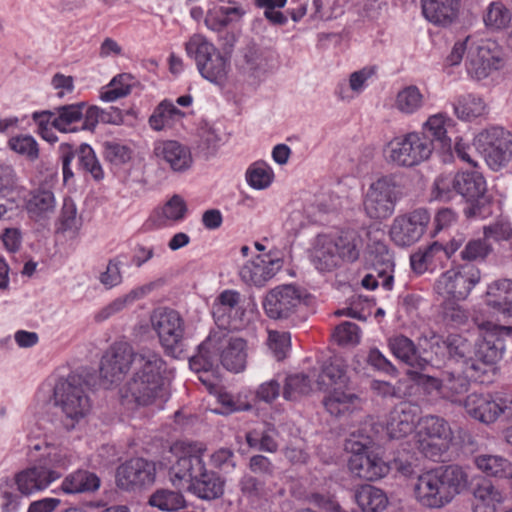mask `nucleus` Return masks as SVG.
<instances>
[{"instance_id": "obj_1", "label": "nucleus", "mask_w": 512, "mask_h": 512, "mask_svg": "<svg viewBox=\"0 0 512 512\" xmlns=\"http://www.w3.org/2000/svg\"><path fill=\"white\" fill-rule=\"evenodd\" d=\"M131 370V379L121 389L122 403L136 407H162L169 396L164 384L166 362L162 356L149 348L135 351L124 341L111 345L101 361V376L115 383L124 379Z\"/></svg>"}, {"instance_id": "obj_2", "label": "nucleus", "mask_w": 512, "mask_h": 512, "mask_svg": "<svg viewBox=\"0 0 512 512\" xmlns=\"http://www.w3.org/2000/svg\"><path fill=\"white\" fill-rule=\"evenodd\" d=\"M176 458L169 475L174 487L187 488L203 500H215L224 493L225 482L215 471L208 470L203 460L206 446L201 442L175 441L169 449Z\"/></svg>"}, {"instance_id": "obj_3", "label": "nucleus", "mask_w": 512, "mask_h": 512, "mask_svg": "<svg viewBox=\"0 0 512 512\" xmlns=\"http://www.w3.org/2000/svg\"><path fill=\"white\" fill-rule=\"evenodd\" d=\"M467 483V473L457 465L431 469L417 477L415 499L423 507L440 509L451 503Z\"/></svg>"}, {"instance_id": "obj_4", "label": "nucleus", "mask_w": 512, "mask_h": 512, "mask_svg": "<svg viewBox=\"0 0 512 512\" xmlns=\"http://www.w3.org/2000/svg\"><path fill=\"white\" fill-rule=\"evenodd\" d=\"M219 358L224 368L231 372H241L247 363V343L239 337L227 334L210 335L193 356L189 365L194 371L213 368L216 359Z\"/></svg>"}, {"instance_id": "obj_5", "label": "nucleus", "mask_w": 512, "mask_h": 512, "mask_svg": "<svg viewBox=\"0 0 512 512\" xmlns=\"http://www.w3.org/2000/svg\"><path fill=\"white\" fill-rule=\"evenodd\" d=\"M185 51L195 60L203 78L217 85L226 82L230 71V57L220 52L203 35H192L185 43Z\"/></svg>"}, {"instance_id": "obj_6", "label": "nucleus", "mask_w": 512, "mask_h": 512, "mask_svg": "<svg viewBox=\"0 0 512 512\" xmlns=\"http://www.w3.org/2000/svg\"><path fill=\"white\" fill-rule=\"evenodd\" d=\"M432 152L429 136L416 131L394 137L383 149L387 162L399 167H414L428 160Z\"/></svg>"}, {"instance_id": "obj_7", "label": "nucleus", "mask_w": 512, "mask_h": 512, "mask_svg": "<svg viewBox=\"0 0 512 512\" xmlns=\"http://www.w3.org/2000/svg\"><path fill=\"white\" fill-rule=\"evenodd\" d=\"M416 447L426 458L439 461L447 452L453 439V432L449 423L437 415H427L419 422Z\"/></svg>"}, {"instance_id": "obj_8", "label": "nucleus", "mask_w": 512, "mask_h": 512, "mask_svg": "<svg viewBox=\"0 0 512 512\" xmlns=\"http://www.w3.org/2000/svg\"><path fill=\"white\" fill-rule=\"evenodd\" d=\"M480 279L481 272L475 265L470 263L453 264L436 280L434 291L449 300H465Z\"/></svg>"}, {"instance_id": "obj_9", "label": "nucleus", "mask_w": 512, "mask_h": 512, "mask_svg": "<svg viewBox=\"0 0 512 512\" xmlns=\"http://www.w3.org/2000/svg\"><path fill=\"white\" fill-rule=\"evenodd\" d=\"M463 406L469 416L484 423L493 424L500 416H512V395L505 393L468 395Z\"/></svg>"}, {"instance_id": "obj_10", "label": "nucleus", "mask_w": 512, "mask_h": 512, "mask_svg": "<svg viewBox=\"0 0 512 512\" xmlns=\"http://www.w3.org/2000/svg\"><path fill=\"white\" fill-rule=\"evenodd\" d=\"M306 298V292L295 285H279L266 294L263 308L271 319H289L307 306Z\"/></svg>"}, {"instance_id": "obj_11", "label": "nucleus", "mask_w": 512, "mask_h": 512, "mask_svg": "<svg viewBox=\"0 0 512 512\" xmlns=\"http://www.w3.org/2000/svg\"><path fill=\"white\" fill-rule=\"evenodd\" d=\"M55 396L56 402L66 415L64 424L68 430L74 428L75 423L91 409V402L83 384L74 377L60 383L56 387Z\"/></svg>"}, {"instance_id": "obj_12", "label": "nucleus", "mask_w": 512, "mask_h": 512, "mask_svg": "<svg viewBox=\"0 0 512 512\" xmlns=\"http://www.w3.org/2000/svg\"><path fill=\"white\" fill-rule=\"evenodd\" d=\"M463 238H453L446 245L439 241H433L420 246L410 255V267L416 275L426 272L433 273L438 268L445 266L447 261L460 249Z\"/></svg>"}, {"instance_id": "obj_13", "label": "nucleus", "mask_w": 512, "mask_h": 512, "mask_svg": "<svg viewBox=\"0 0 512 512\" xmlns=\"http://www.w3.org/2000/svg\"><path fill=\"white\" fill-rule=\"evenodd\" d=\"M477 148L488 166L497 171L512 158V134L500 127L486 129L476 136Z\"/></svg>"}, {"instance_id": "obj_14", "label": "nucleus", "mask_w": 512, "mask_h": 512, "mask_svg": "<svg viewBox=\"0 0 512 512\" xmlns=\"http://www.w3.org/2000/svg\"><path fill=\"white\" fill-rule=\"evenodd\" d=\"M430 220L431 216L424 208L398 215L392 221L389 236L399 247L411 246L424 235Z\"/></svg>"}, {"instance_id": "obj_15", "label": "nucleus", "mask_w": 512, "mask_h": 512, "mask_svg": "<svg viewBox=\"0 0 512 512\" xmlns=\"http://www.w3.org/2000/svg\"><path fill=\"white\" fill-rule=\"evenodd\" d=\"M59 154L62 161L64 182H67L74 176L71 163L75 157H77L78 169L90 174L96 181L103 179V168L90 145L82 143L79 146H75L70 143H61L59 145Z\"/></svg>"}, {"instance_id": "obj_16", "label": "nucleus", "mask_w": 512, "mask_h": 512, "mask_svg": "<svg viewBox=\"0 0 512 512\" xmlns=\"http://www.w3.org/2000/svg\"><path fill=\"white\" fill-rule=\"evenodd\" d=\"M396 200L395 181L390 176H383L370 185L364 209L372 219H386L394 212Z\"/></svg>"}, {"instance_id": "obj_17", "label": "nucleus", "mask_w": 512, "mask_h": 512, "mask_svg": "<svg viewBox=\"0 0 512 512\" xmlns=\"http://www.w3.org/2000/svg\"><path fill=\"white\" fill-rule=\"evenodd\" d=\"M482 333V340L476 344L473 350V356L477 358L483 366H492L501 357L503 351L502 339L512 335L511 325H498L491 321H482L478 323Z\"/></svg>"}, {"instance_id": "obj_18", "label": "nucleus", "mask_w": 512, "mask_h": 512, "mask_svg": "<svg viewBox=\"0 0 512 512\" xmlns=\"http://www.w3.org/2000/svg\"><path fill=\"white\" fill-rule=\"evenodd\" d=\"M153 330L165 350H174L184 336V320L180 314L169 308H158L150 317Z\"/></svg>"}, {"instance_id": "obj_19", "label": "nucleus", "mask_w": 512, "mask_h": 512, "mask_svg": "<svg viewBox=\"0 0 512 512\" xmlns=\"http://www.w3.org/2000/svg\"><path fill=\"white\" fill-rule=\"evenodd\" d=\"M156 467L143 458H132L117 468L116 481L122 489L151 485L155 481Z\"/></svg>"}, {"instance_id": "obj_20", "label": "nucleus", "mask_w": 512, "mask_h": 512, "mask_svg": "<svg viewBox=\"0 0 512 512\" xmlns=\"http://www.w3.org/2000/svg\"><path fill=\"white\" fill-rule=\"evenodd\" d=\"M241 294L235 290H224L215 299L212 306V315L219 327L225 329H238L242 324L241 316L244 314L240 307Z\"/></svg>"}, {"instance_id": "obj_21", "label": "nucleus", "mask_w": 512, "mask_h": 512, "mask_svg": "<svg viewBox=\"0 0 512 512\" xmlns=\"http://www.w3.org/2000/svg\"><path fill=\"white\" fill-rule=\"evenodd\" d=\"M282 266L283 260L273 257L271 253L258 255L240 268L239 276L246 284L261 287L272 279Z\"/></svg>"}, {"instance_id": "obj_22", "label": "nucleus", "mask_w": 512, "mask_h": 512, "mask_svg": "<svg viewBox=\"0 0 512 512\" xmlns=\"http://www.w3.org/2000/svg\"><path fill=\"white\" fill-rule=\"evenodd\" d=\"M420 408L416 404L403 401L388 414L386 431L391 439H402L410 435L416 426Z\"/></svg>"}, {"instance_id": "obj_23", "label": "nucleus", "mask_w": 512, "mask_h": 512, "mask_svg": "<svg viewBox=\"0 0 512 512\" xmlns=\"http://www.w3.org/2000/svg\"><path fill=\"white\" fill-rule=\"evenodd\" d=\"M61 477V472L47 467H41L38 463L32 467L18 472L14 476L17 490L22 495H30L34 492L46 489L53 481Z\"/></svg>"}, {"instance_id": "obj_24", "label": "nucleus", "mask_w": 512, "mask_h": 512, "mask_svg": "<svg viewBox=\"0 0 512 512\" xmlns=\"http://www.w3.org/2000/svg\"><path fill=\"white\" fill-rule=\"evenodd\" d=\"M154 154L175 172L186 171L193 161L190 149L175 140L156 142Z\"/></svg>"}, {"instance_id": "obj_25", "label": "nucleus", "mask_w": 512, "mask_h": 512, "mask_svg": "<svg viewBox=\"0 0 512 512\" xmlns=\"http://www.w3.org/2000/svg\"><path fill=\"white\" fill-rule=\"evenodd\" d=\"M424 17L434 25L447 27L459 17L461 0H421Z\"/></svg>"}, {"instance_id": "obj_26", "label": "nucleus", "mask_w": 512, "mask_h": 512, "mask_svg": "<svg viewBox=\"0 0 512 512\" xmlns=\"http://www.w3.org/2000/svg\"><path fill=\"white\" fill-rule=\"evenodd\" d=\"M369 256L372 269L380 278L382 287L388 291L392 290L395 269L393 253L384 242L377 241L370 246Z\"/></svg>"}, {"instance_id": "obj_27", "label": "nucleus", "mask_w": 512, "mask_h": 512, "mask_svg": "<svg viewBox=\"0 0 512 512\" xmlns=\"http://www.w3.org/2000/svg\"><path fill=\"white\" fill-rule=\"evenodd\" d=\"M500 64V57L488 46L481 45L469 50L466 69L472 78L481 80L489 76L493 70L499 69Z\"/></svg>"}, {"instance_id": "obj_28", "label": "nucleus", "mask_w": 512, "mask_h": 512, "mask_svg": "<svg viewBox=\"0 0 512 512\" xmlns=\"http://www.w3.org/2000/svg\"><path fill=\"white\" fill-rule=\"evenodd\" d=\"M348 467L352 474L366 481L379 480L390 471L389 464L374 453L351 456Z\"/></svg>"}, {"instance_id": "obj_29", "label": "nucleus", "mask_w": 512, "mask_h": 512, "mask_svg": "<svg viewBox=\"0 0 512 512\" xmlns=\"http://www.w3.org/2000/svg\"><path fill=\"white\" fill-rule=\"evenodd\" d=\"M455 121L444 113L430 116L423 125V132L428 133L434 148L436 142L441 149L450 150L452 147V135L455 134Z\"/></svg>"}, {"instance_id": "obj_30", "label": "nucleus", "mask_w": 512, "mask_h": 512, "mask_svg": "<svg viewBox=\"0 0 512 512\" xmlns=\"http://www.w3.org/2000/svg\"><path fill=\"white\" fill-rule=\"evenodd\" d=\"M472 496L474 512H496L504 500L502 491L488 479H481L475 484Z\"/></svg>"}, {"instance_id": "obj_31", "label": "nucleus", "mask_w": 512, "mask_h": 512, "mask_svg": "<svg viewBox=\"0 0 512 512\" xmlns=\"http://www.w3.org/2000/svg\"><path fill=\"white\" fill-rule=\"evenodd\" d=\"M388 347L398 360L412 368L424 370L428 365V361L421 357L415 343L405 335L390 337Z\"/></svg>"}, {"instance_id": "obj_32", "label": "nucleus", "mask_w": 512, "mask_h": 512, "mask_svg": "<svg viewBox=\"0 0 512 512\" xmlns=\"http://www.w3.org/2000/svg\"><path fill=\"white\" fill-rule=\"evenodd\" d=\"M337 244L332 241V236L320 235L312 253V262L322 272H331L342 263L337 253Z\"/></svg>"}, {"instance_id": "obj_33", "label": "nucleus", "mask_w": 512, "mask_h": 512, "mask_svg": "<svg viewBox=\"0 0 512 512\" xmlns=\"http://www.w3.org/2000/svg\"><path fill=\"white\" fill-rule=\"evenodd\" d=\"M361 404L362 399L349 386L334 387L323 399L325 409L335 416L360 407Z\"/></svg>"}, {"instance_id": "obj_34", "label": "nucleus", "mask_w": 512, "mask_h": 512, "mask_svg": "<svg viewBox=\"0 0 512 512\" xmlns=\"http://www.w3.org/2000/svg\"><path fill=\"white\" fill-rule=\"evenodd\" d=\"M485 301L489 307L512 319V280L503 279L490 284Z\"/></svg>"}, {"instance_id": "obj_35", "label": "nucleus", "mask_w": 512, "mask_h": 512, "mask_svg": "<svg viewBox=\"0 0 512 512\" xmlns=\"http://www.w3.org/2000/svg\"><path fill=\"white\" fill-rule=\"evenodd\" d=\"M456 116L465 121L485 118L489 108L483 97L474 93H466L456 98L454 104Z\"/></svg>"}, {"instance_id": "obj_36", "label": "nucleus", "mask_w": 512, "mask_h": 512, "mask_svg": "<svg viewBox=\"0 0 512 512\" xmlns=\"http://www.w3.org/2000/svg\"><path fill=\"white\" fill-rule=\"evenodd\" d=\"M348 382L347 366L344 360L339 357L330 358V360L323 365L317 379V383L321 389L347 387Z\"/></svg>"}, {"instance_id": "obj_37", "label": "nucleus", "mask_w": 512, "mask_h": 512, "mask_svg": "<svg viewBox=\"0 0 512 512\" xmlns=\"http://www.w3.org/2000/svg\"><path fill=\"white\" fill-rule=\"evenodd\" d=\"M481 17L487 30L498 32L509 27L512 20V12L502 1L495 0L483 9Z\"/></svg>"}, {"instance_id": "obj_38", "label": "nucleus", "mask_w": 512, "mask_h": 512, "mask_svg": "<svg viewBox=\"0 0 512 512\" xmlns=\"http://www.w3.org/2000/svg\"><path fill=\"white\" fill-rule=\"evenodd\" d=\"M484 176L476 171H461L456 173V193L467 200L475 199L486 192Z\"/></svg>"}, {"instance_id": "obj_39", "label": "nucleus", "mask_w": 512, "mask_h": 512, "mask_svg": "<svg viewBox=\"0 0 512 512\" xmlns=\"http://www.w3.org/2000/svg\"><path fill=\"white\" fill-rule=\"evenodd\" d=\"M185 113L178 109L172 102L163 100L154 109L149 117V125L155 131L172 128L180 122Z\"/></svg>"}, {"instance_id": "obj_40", "label": "nucleus", "mask_w": 512, "mask_h": 512, "mask_svg": "<svg viewBox=\"0 0 512 512\" xmlns=\"http://www.w3.org/2000/svg\"><path fill=\"white\" fill-rule=\"evenodd\" d=\"M100 486L99 477L87 470H77L63 480L61 489L68 494L93 492Z\"/></svg>"}, {"instance_id": "obj_41", "label": "nucleus", "mask_w": 512, "mask_h": 512, "mask_svg": "<svg viewBox=\"0 0 512 512\" xmlns=\"http://www.w3.org/2000/svg\"><path fill=\"white\" fill-rule=\"evenodd\" d=\"M442 399L452 403H462V397L468 392L470 382L463 373L444 371L442 374Z\"/></svg>"}, {"instance_id": "obj_42", "label": "nucleus", "mask_w": 512, "mask_h": 512, "mask_svg": "<svg viewBox=\"0 0 512 512\" xmlns=\"http://www.w3.org/2000/svg\"><path fill=\"white\" fill-rule=\"evenodd\" d=\"M355 500L363 512H381L388 504L384 491L371 485L361 486L355 493Z\"/></svg>"}, {"instance_id": "obj_43", "label": "nucleus", "mask_w": 512, "mask_h": 512, "mask_svg": "<svg viewBox=\"0 0 512 512\" xmlns=\"http://www.w3.org/2000/svg\"><path fill=\"white\" fill-rule=\"evenodd\" d=\"M475 466L490 477L508 478L512 474V464L498 455L482 454L474 458Z\"/></svg>"}, {"instance_id": "obj_44", "label": "nucleus", "mask_w": 512, "mask_h": 512, "mask_svg": "<svg viewBox=\"0 0 512 512\" xmlns=\"http://www.w3.org/2000/svg\"><path fill=\"white\" fill-rule=\"evenodd\" d=\"M187 205L179 195H173L160 209L155 211L159 226H168L182 221L187 214Z\"/></svg>"}, {"instance_id": "obj_45", "label": "nucleus", "mask_w": 512, "mask_h": 512, "mask_svg": "<svg viewBox=\"0 0 512 512\" xmlns=\"http://www.w3.org/2000/svg\"><path fill=\"white\" fill-rule=\"evenodd\" d=\"M244 14L238 7L215 5L210 8L205 17L206 26L214 31H221L231 22L239 20Z\"/></svg>"}, {"instance_id": "obj_46", "label": "nucleus", "mask_w": 512, "mask_h": 512, "mask_svg": "<svg viewBox=\"0 0 512 512\" xmlns=\"http://www.w3.org/2000/svg\"><path fill=\"white\" fill-rule=\"evenodd\" d=\"M334 244H337V253L342 262H355L360 256L362 240L353 231L341 232L340 235L332 237Z\"/></svg>"}, {"instance_id": "obj_47", "label": "nucleus", "mask_w": 512, "mask_h": 512, "mask_svg": "<svg viewBox=\"0 0 512 512\" xmlns=\"http://www.w3.org/2000/svg\"><path fill=\"white\" fill-rule=\"evenodd\" d=\"M84 107V103H77L56 108V118L53 121V128L63 133L74 131L71 126L81 121Z\"/></svg>"}, {"instance_id": "obj_48", "label": "nucleus", "mask_w": 512, "mask_h": 512, "mask_svg": "<svg viewBox=\"0 0 512 512\" xmlns=\"http://www.w3.org/2000/svg\"><path fill=\"white\" fill-rule=\"evenodd\" d=\"M133 83L134 77L131 74H119L115 76L107 86L102 88L100 98L107 102L123 98L131 93Z\"/></svg>"}, {"instance_id": "obj_49", "label": "nucleus", "mask_w": 512, "mask_h": 512, "mask_svg": "<svg viewBox=\"0 0 512 512\" xmlns=\"http://www.w3.org/2000/svg\"><path fill=\"white\" fill-rule=\"evenodd\" d=\"M45 453L38 460L41 467H47L52 470H65L72 463V454L67 448L49 446L45 443Z\"/></svg>"}, {"instance_id": "obj_50", "label": "nucleus", "mask_w": 512, "mask_h": 512, "mask_svg": "<svg viewBox=\"0 0 512 512\" xmlns=\"http://www.w3.org/2000/svg\"><path fill=\"white\" fill-rule=\"evenodd\" d=\"M423 104L424 95L415 85H409L401 89L395 100V107L405 114L415 113Z\"/></svg>"}, {"instance_id": "obj_51", "label": "nucleus", "mask_w": 512, "mask_h": 512, "mask_svg": "<svg viewBox=\"0 0 512 512\" xmlns=\"http://www.w3.org/2000/svg\"><path fill=\"white\" fill-rule=\"evenodd\" d=\"M149 504L162 511H175L185 506V498L179 491L158 489L150 496Z\"/></svg>"}, {"instance_id": "obj_52", "label": "nucleus", "mask_w": 512, "mask_h": 512, "mask_svg": "<svg viewBox=\"0 0 512 512\" xmlns=\"http://www.w3.org/2000/svg\"><path fill=\"white\" fill-rule=\"evenodd\" d=\"M8 147L15 153L24 156L30 161L39 157V146L35 138L27 134H19L8 140Z\"/></svg>"}, {"instance_id": "obj_53", "label": "nucleus", "mask_w": 512, "mask_h": 512, "mask_svg": "<svg viewBox=\"0 0 512 512\" xmlns=\"http://www.w3.org/2000/svg\"><path fill=\"white\" fill-rule=\"evenodd\" d=\"M311 391V383L304 374L289 375L285 379L282 395L286 400H297Z\"/></svg>"}, {"instance_id": "obj_54", "label": "nucleus", "mask_w": 512, "mask_h": 512, "mask_svg": "<svg viewBox=\"0 0 512 512\" xmlns=\"http://www.w3.org/2000/svg\"><path fill=\"white\" fill-rule=\"evenodd\" d=\"M55 208V198L52 191L48 189H38L33 192L27 202V209L35 215H42L52 212Z\"/></svg>"}, {"instance_id": "obj_55", "label": "nucleus", "mask_w": 512, "mask_h": 512, "mask_svg": "<svg viewBox=\"0 0 512 512\" xmlns=\"http://www.w3.org/2000/svg\"><path fill=\"white\" fill-rule=\"evenodd\" d=\"M445 343L450 357L462 360L463 364L473 356L472 343L459 334L448 335Z\"/></svg>"}, {"instance_id": "obj_56", "label": "nucleus", "mask_w": 512, "mask_h": 512, "mask_svg": "<svg viewBox=\"0 0 512 512\" xmlns=\"http://www.w3.org/2000/svg\"><path fill=\"white\" fill-rule=\"evenodd\" d=\"M246 178L250 186L256 189H263L272 182L273 171L266 163L255 162L247 170Z\"/></svg>"}, {"instance_id": "obj_57", "label": "nucleus", "mask_w": 512, "mask_h": 512, "mask_svg": "<svg viewBox=\"0 0 512 512\" xmlns=\"http://www.w3.org/2000/svg\"><path fill=\"white\" fill-rule=\"evenodd\" d=\"M104 158L114 165H122L132 158V150L118 141H105L103 144Z\"/></svg>"}, {"instance_id": "obj_58", "label": "nucleus", "mask_w": 512, "mask_h": 512, "mask_svg": "<svg viewBox=\"0 0 512 512\" xmlns=\"http://www.w3.org/2000/svg\"><path fill=\"white\" fill-rule=\"evenodd\" d=\"M332 336L341 346H354L360 342L361 331L357 324L345 321L335 327Z\"/></svg>"}, {"instance_id": "obj_59", "label": "nucleus", "mask_w": 512, "mask_h": 512, "mask_svg": "<svg viewBox=\"0 0 512 512\" xmlns=\"http://www.w3.org/2000/svg\"><path fill=\"white\" fill-rule=\"evenodd\" d=\"M490 252L491 246L486 239H472L464 246L460 257L466 262L483 261Z\"/></svg>"}, {"instance_id": "obj_60", "label": "nucleus", "mask_w": 512, "mask_h": 512, "mask_svg": "<svg viewBox=\"0 0 512 512\" xmlns=\"http://www.w3.org/2000/svg\"><path fill=\"white\" fill-rule=\"evenodd\" d=\"M267 344L277 360L287 356L291 347V336L286 331L270 330L268 332Z\"/></svg>"}, {"instance_id": "obj_61", "label": "nucleus", "mask_w": 512, "mask_h": 512, "mask_svg": "<svg viewBox=\"0 0 512 512\" xmlns=\"http://www.w3.org/2000/svg\"><path fill=\"white\" fill-rule=\"evenodd\" d=\"M468 205L464 209L467 218L485 219L492 214V203L486 192L475 199L467 200Z\"/></svg>"}, {"instance_id": "obj_62", "label": "nucleus", "mask_w": 512, "mask_h": 512, "mask_svg": "<svg viewBox=\"0 0 512 512\" xmlns=\"http://www.w3.org/2000/svg\"><path fill=\"white\" fill-rule=\"evenodd\" d=\"M408 375L427 395L442 399V376L436 378L417 371H410Z\"/></svg>"}, {"instance_id": "obj_63", "label": "nucleus", "mask_w": 512, "mask_h": 512, "mask_svg": "<svg viewBox=\"0 0 512 512\" xmlns=\"http://www.w3.org/2000/svg\"><path fill=\"white\" fill-rule=\"evenodd\" d=\"M456 193V174L440 175L433 184L432 195L438 200H450Z\"/></svg>"}, {"instance_id": "obj_64", "label": "nucleus", "mask_w": 512, "mask_h": 512, "mask_svg": "<svg viewBox=\"0 0 512 512\" xmlns=\"http://www.w3.org/2000/svg\"><path fill=\"white\" fill-rule=\"evenodd\" d=\"M239 485L242 494L252 501L260 500L268 496L264 482L254 476H243Z\"/></svg>"}]
</instances>
